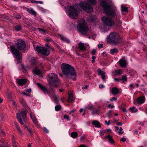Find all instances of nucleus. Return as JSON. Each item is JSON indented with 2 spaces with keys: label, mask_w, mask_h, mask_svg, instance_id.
<instances>
[{
  "label": "nucleus",
  "mask_w": 147,
  "mask_h": 147,
  "mask_svg": "<svg viewBox=\"0 0 147 147\" xmlns=\"http://www.w3.org/2000/svg\"><path fill=\"white\" fill-rule=\"evenodd\" d=\"M117 100V98L115 97H113L110 99V100L111 102H113L114 100L116 101Z\"/></svg>",
  "instance_id": "37998d69"
},
{
  "label": "nucleus",
  "mask_w": 147,
  "mask_h": 147,
  "mask_svg": "<svg viewBox=\"0 0 147 147\" xmlns=\"http://www.w3.org/2000/svg\"><path fill=\"white\" fill-rule=\"evenodd\" d=\"M37 85L45 93H46L48 92V90L47 88L42 86L40 83H36Z\"/></svg>",
  "instance_id": "2eb2a0df"
},
{
  "label": "nucleus",
  "mask_w": 147,
  "mask_h": 147,
  "mask_svg": "<svg viewBox=\"0 0 147 147\" xmlns=\"http://www.w3.org/2000/svg\"><path fill=\"white\" fill-rule=\"evenodd\" d=\"M108 107H111V109L113 108L114 107V106L112 105L111 104H109Z\"/></svg>",
  "instance_id": "5fc2aeb1"
},
{
  "label": "nucleus",
  "mask_w": 147,
  "mask_h": 147,
  "mask_svg": "<svg viewBox=\"0 0 147 147\" xmlns=\"http://www.w3.org/2000/svg\"><path fill=\"white\" fill-rule=\"evenodd\" d=\"M69 15L71 18L76 19L78 17V11L73 7L71 6L69 9Z\"/></svg>",
  "instance_id": "9d476101"
},
{
  "label": "nucleus",
  "mask_w": 147,
  "mask_h": 147,
  "mask_svg": "<svg viewBox=\"0 0 147 147\" xmlns=\"http://www.w3.org/2000/svg\"><path fill=\"white\" fill-rule=\"evenodd\" d=\"M122 73V71L121 69L116 70L112 72L113 75L114 76L120 75Z\"/></svg>",
  "instance_id": "a211bd4d"
},
{
  "label": "nucleus",
  "mask_w": 147,
  "mask_h": 147,
  "mask_svg": "<svg viewBox=\"0 0 147 147\" xmlns=\"http://www.w3.org/2000/svg\"><path fill=\"white\" fill-rule=\"evenodd\" d=\"M17 82L19 85L22 86L26 83V81L25 79H18L17 81Z\"/></svg>",
  "instance_id": "6ab92c4d"
},
{
  "label": "nucleus",
  "mask_w": 147,
  "mask_h": 147,
  "mask_svg": "<svg viewBox=\"0 0 147 147\" xmlns=\"http://www.w3.org/2000/svg\"><path fill=\"white\" fill-rule=\"evenodd\" d=\"M92 124L94 125L95 127H100L101 126L100 123L97 121L95 120L93 121Z\"/></svg>",
  "instance_id": "5701e85b"
},
{
  "label": "nucleus",
  "mask_w": 147,
  "mask_h": 147,
  "mask_svg": "<svg viewBox=\"0 0 147 147\" xmlns=\"http://www.w3.org/2000/svg\"><path fill=\"white\" fill-rule=\"evenodd\" d=\"M28 12L30 13L35 16L36 15V12L32 9H28L27 10Z\"/></svg>",
  "instance_id": "a878e982"
},
{
  "label": "nucleus",
  "mask_w": 147,
  "mask_h": 147,
  "mask_svg": "<svg viewBox=\"0 0 147 147\" xmlns=\"http://www.w3.org/2000/svg\"><path fill=\"white\" fill-rule=\"evenodd\" d=\"M122 111L123 112H125L126 113L127 112V111L126 110V109L125 108H123L122 109Z\"/></svg>",
  "instance_id": "0e129e2a"
},
{
  "label": "nucleus",
  "mask_w": 147,
  "mask_h": 147,
  "mask_svg": "<svg viewBox=\"0 0 147 147\" xmlns=\"http://www.w3.org/2000/svg\"><path fill=\"white\" fill-rule=\"evenodd\" d=\"M98 47L99 49H100L101 48L103 47V44H98Z\"/></svg>",
  "instance_id": "6e6d98bb"
},
{
  "label": "nucleus",
  "mask_w": 147,
  "mask_h": 147,
  "mask_svg": "<svg viewBox=\"0 0 147 147\" xmlns=\"http://www.w3.org/2000/svg\"><path fill=\"white\" fill-rule=\"evenodd\" d=\"M20 102L24 106H26L27 105L25 100L23 99L20 100Z\"/></svg>",
  "instance_id": "f704fd0d"
},
{
  "label": "nucleus",
  "mask_w": 147,
  "mask_h": 147,
  "mask_svg": "<svg viewBox=\"0 0 147 147\" xmlns=\"http://www.w3.org/2000/svg\"><path fill=\"white\" fill-rule=\"evenodd\" d=\"M18 144L15 142H13L12 143V146L13 147H18Z\"/></svg>",
  "instance_id": "4c0bfd02"
},
{
  "label": "nucleus",
  "mask_w": 147,
  "mask_h": 147,
  "mask_svg": "<svg viewBox=\"0 0 147 147\" xmlns=\"http://www.w3.org/2000/svg\"><path fill=\"white\" fill-rule=\"evenodd\" d=\"M26 127L27 128V129L28 130L29 132L31 134H32V130L30 129V128H28L27 126H26Z\"/></svg>",
  "instance_id": "8fccbe9b"
},
{
  "label": "nucleus",
  "mask_w": 147,
  "mask_h": 147,
  "mask_svg": "<svg viewBox=\"0 0 147 147\" xmlns=\"http://www.w3.org/2000/svg\"><path fill=\"white\" fill-rule=\"evenodd\" d=\"M15 45L18 49L20 50H23L26 47L25 42L21 40H18Z\"/></svg>",
  "instance_id": "f8f14e48"
},
{
  "label": "nucleus",
  "mask_w": 147,
  "mask_h": 147,
  "mask_svg": "<svg viewBox=\"0 0 147 147\" xmlns=\"http://www.w3.org/2000/svg\"><path fill=\"white\" fill-rule=\"evenodd\" d=\"M105 132V131H101L100 132V133L101 136H102V135H104V133Z\"/></svg>",
  "instance_id": "4d7b16f0"
},
{
  "label": "nucleus",
  "mask_w": 147,
  "mask_h": 147,
  "mask_svg": "<svg viewBox=\"0 0 147 147\" xmlns=\"http://www.w3.org/2000/svg\"><path fill=\"white\" fill-rule=\"evenodd\" d=\"M69 97H70L73 98V96L72 94L71 93H69L68 94Z\"/></svg>",
  "instance_id": "052dcab7"
},
{
  "label": "nucleus",
  "mask_w": 147,
  "mask_h": 147,
  "mask_svg": "<svg viewBox=\"0 0 147 147\" xmlns=\"http://www.w3.org/2000/svg\"><path fill=\"white\" fill-rule=\"evenodd\" d=\"M121 10L123 11H125L127 12L128 11L127 8L125 7H124L123 5L121 6Z\"/></svg>",
  "instance_id": "473e14b6"
},
{
  "label": "nucleus",
  "mask_w": 147,
  "mask_h": 147,
  "mask_svg": "<svg viewBox=\"0 0 147 147\" xmlns=\"http://www.w3.org/2000/svg\"><path fill=\"white\" fill-rule=\"evenodd\" d=\"M119 90L118 88L116 87L113 88L112 89L111 92L114 95L118 94Z\"/></svg>",
  "instance_id": "412c9836"
},
{
  "label": "nucleus",
  "mask_w": 147,
  "mask_h": 147,
  "mask_svg": "<svg viewBox=\"0 0 147 147\" xmlns=\"http://www.w3.org/2000/svg\"><path fill=\"white\" fill-rule=\"evenodd\" d=\"M14 124L16 126V127H17V129L19 131V132L20 134H21L22 135V132L21 130L20 129V127L18 126V124H17V123L16 121L14 122Z\"/></svg>",
  "instance_id": "bb28decb"
},
{
  "label": "nucleus",
  "mask_w": 147,
  "mask_h": 147,
  "mask_svg": "<svg viewBox=\"0 0 147 147\" xmlns=\"http://www.w3.org/2000/svg\"><path fill=\"white\" fill-rule=\"evenodd\" d=\"M53 98L56 102H57L59 100L58 98L55 95L53 96Z\"/></svg>",
  "instance_id": "79ce46f5"
},
{
  "label": "nucleus",
  "mask_w": 147,
  "mask_h": 147,
  "mask_svg": "<svg viewBox=\"0 0 147 147\" xmlns=\"http://www.w3.org/2000/svg\"><path fill=\"white\" fill-rule=\"evenodd\" d=\"M119 63L120 66L122 67L125 68L127 67V62L124 57H122L120 60Z\"/></svg>",
  "instance_id": "ddd939ff"
},
{
  "label": "nucleus",
  "mask_w": 147,
  "mask_h": 147,
  "mask_svg": "<svg viewBox=\"0 0 147 147\" xmlns=\"http://www.w3.org/2000/svg\"><path fill=\"white\" fill-rule=\"evenodd\" d=\"M123 130V129L121 127L120 128L119 130L118 131V133L119 135L122 134L124 133L123 131H121Z\"/></svg>",
  "instance_id": "58836bf2"
},
{
  "label": "nucleus",
  "mask_w": 147,
  "mask_h": 147,
  "mask_svg": "<svg viewBox=\"0 0 147 147\" xmlns=\"http://www.w3.org/2000/svg\"><path fill=\"white\" fill-rule=\"evenodd\" d=\"M15 29L17 31H20L22 29V26L20 25H18L15 26Z\"/></svg>",
  "instance_id": "c756f323"
},
{
  "label": "nucleus",
  "mask_w": 147,
  "mask_h": 147,
  "mask_svg": "<svg viewBox=\"0 0 147 147\" xmlns=\"http://www.w3.org/2000/svg\"><path fill=\"white\" fill-rule=\"evenodd\" d=\"M101 78L103 81H105V80L106 79V78L105 77V74H104L102 76H101Z\"/></svg>",
  "instance_id": "09e8293b"
},
{
  "label": "nucleus",
  "mask_w": 147,
  "mask_h": 147,
  "mask_svg": "<svg viewBox=\"0 0 147 147\" xmlns=\"http://www.w3.org/2000/svg\"><path fill=\"white\" fill-rule=\"evenodd\" d=\"M88 87V86L87 85H86L85 86H84L83 87H82V89H86Z\"/></svg>",
  "instance_id": "680f3d73"
},
{
  "label": "nucleus",
  "mask_w": 147,
  "mask_h": 147,
  "mask_svg": "<svg viewBox=\"0 0 147 147\" xmlns=\"http://www.w3.org/2000/svg\"><path fill=\"white\" fill-rule=\"evenodd\" d=\"M117 124L118 125H119V126H121L122 125V123H121L120 122H118L117 123Z\"/></svg>",
  "instance_id": "338daca9"
},
{
  "label": "nucleus",
  "mask_w": 147,
  "mask_h": 147,
  "mask_svg": "<svg viewBox=\"0 0 147 147\" xmlns=\"http://www.w3.org/2000/svg\"><path fill=\"white\" fill-rule=\"evenodd\" d=\"M61 68L66 78L72 79L74 81L76 80V73L72 66L68 64L63 63L61 64Z\"/></svg>",
  "instance_id": "f257e3e1"
},
{
  "label": "nucleus",
  "mask_w": 147,
  "mask_h": 147,
  "mask_svg": "<svg viewBox=\"0 0 147 147\" xmlns=\"http://www.w3.org/2000/svg\"><path fill=\"white\" fill-rule=\"evenodd\" d=\"M36 50L38 52L45 56H48L50 53V51L47 49L42 47H36Z\"/></svg>",
  "instance_id": "9b49d317"
},
{
  "label": "nucleus",
  "mask_w": 147,
  "mask_h": 147,
  "mask_svg": "<svg viewBox=\"0 0 147 147\" xmlns=\"http://www.w3.org/2000/svg\"><path fill=\"white\" fill-rule=\"evenodd\" d=\"M71 136L73 138H76L78 136V133L76 132H73L71 134Z\"/></svg>",
  "instance_id": "b1692460"
},
{
  "label": "nucleus",
  "mask_w": 147,
  "mask_h": 147,
  "mask_svg": "<svg viewBox=\"0 0 147 147\" xmlns=\"http://www.w3.org/2000/svg\"><path fill=\"white\" fill-rule=\"evenodd\" d=\"M78 48L80 49L82 51H84L86 50V47L84 46V44L81 42H80L78 44Z\"/></svg>",
  "instance_id": "f3484780"
},
{
  "label": "nucleus",
  "mask_w": 147,
  "mask_h": 147,
  "mask_svg": "<svg viewBox=\"0 0 147 147\" xmlns=\"http://www.w3.org/2000/svg\"><path fill=\"white\" fill-rule=\"evenodd\" d=\"M107 39L108 42L115 45L122 42L121 39L118 34L115 32H111L107 36Z\"/></svg>",
  "instance_id": "7ed1b4c3"
},
{
  "label": "nucleus",
  "mask_w": 147,
  "mask_h": 147,
  "mask_svg": "<svg viewBox=\"0 0 147 147\" xmlns=\"http://www.w3.org/2000/svg\"><path fill=\"white\" fill-rule=\"evenodd\" d=\"M96 51L95 49H93L92 51V55H94L96 53Z\"/></svg>",
  "instance_id": "864d4df0"
},
{
  "label": "nucleus",
  "mask_w": 147,
  "mask_h": 147,
  "mask_svg": "<svg viewBox=\"0 0 147 147\" xmlns=\"http://www.w3.org/2000/svg\"><path fill=\"white\" fill-rule=\"evenodd\" d=\"M38 29L41 33H45L47 32V31L45 29H42L40 28H38Z\"/></svg>",
  "instance_id": "2f4dec72"
},
{
  "label": "nucleus",
  "mask_w": 147,
  "mask_h": 147,
  "mask_svg": "<svg viewBox=\"0 0 147 147\" xmlns=\"http://www.w3.org/2000/svg\"><path fill=\"white\" fill-rule=\"evenodd\" d=\"M79 5L84 11L87 12L91 13L93 11V7L87 3H81Z\"/></svg>",
  "instance_id": "0eeeda50"
},
{
  "label": "nucleus",
  "mask_w": 147,
  "mask_h": 147,
  "mask_svg": "<svg viewBox=\"0 0 147 147\" xmlns=\"http://www.w3.org/2000/svg\"><path fill=\"white\" fill-rule=\"evenodd\" d=\"M130 110L132 113H135L138 111L137 109L135 107H133L131 108H130Z\"/></svg>",
  "instance_id": "7c9ffc66"
},
{
  "label": "nucleus",
  "mask_w": 147,
  "mask_h": 147,
  "mask_svg": "<svg viewBox=\"0 0 147 147\" xmlns=\"http://www.w3.org/2000/svg\"><path fill=\"white\" fill-rule=\"evenodd\" d=\"M121 80H123L125 81H127V78L126 76V75H124L122 76L121 79Z\"/></svg>",
  "instance_id": "e433bc0d"
},
{
  "label": "nucleus",
  "mask_w": 147,
  "mask_h": 147,
  "mask_svg": "<svg viewBox=\"0 0 147 147\" xmlns=\"http://www.w3.org/2000/svg\"><path fill=\"white\" fill-rule=\"evenodd\" d=\"M104 85H103L102 84H100L99 86V87L100 88H104Z\"/></svg>",
  "instance_id": "e2e57ef3"
},
{
  "label": "nucleus",
  "mask_w": 147,
  "mask_h": 147,
  "mask_svg": "<svg viewBox=\"0 0 147 147\" xmlns=\"http://www.w3.org/2000/svg\"><path fill=\"white\" fill-rule=\"evenodd\" d=\"M28 112V111L26 110L20 111V113H18L16 114V118L21 124H24L23 121L25 123L26 122V116Z\"/></svg>",
  "instance_id": "423d86ee"
},
{
  "label": "nucleus",
  "mask_w": 147,
  "mask_h": 147,
  "mask_svg": "<svg viewBox=\"0 0 147 147\" xmlns=\"http://www.w3.org/2000/svg\"><path fill=\"white\" fill-rule=\"evenodd\" d=\"M34 3H36L37 4L39 3L40 4H42L43 3V1H35L34 2Z\"/></svg>",
  "instance_id": "de8ad7c7"
},
{
  "label": "nucleus",
  "mask_w": 147,
  "mask_h": 147,
  "mask_svg": "<svg viewBox=\"0 0 147 147\" xmlns=\"http://www.w3.org/2000/svg\"><path fill=\"white\" fill-rule=\"evenodd\" d=\"M61 108V106L60 105H57L55 107V110L57 111H58L60 110Z\"/></svg>",
  "instance_id": "72a5a7b5"
},
{
  "label": "nucleus",
  "mask_w": 147,
  "mask_h": 147,
  "mask_svg": "<svg viewBox=\"0 0 147 147\" xmlns=\"http://www.w3.org/2000/svg\"><path fill=\"white\" fill-rule=\"evenodd\" d=\"M43 130L46 133H48L49 131L45 127H44L43 128Z\"/></svg>",
  "instance_id": "3c124183"
},
{
  "label": "nucleus",
  "mask_w": 147,
  "mask_h": 147,
  "mask_svg": "<svg viewBox=\"0 0 147 147\" xmlns=\"http://www.w3.org/2000/svg\"><path fill=\"white\" fill-rule=\"evenodd\" d=\"M48 80L51 87H57L58 84H56L59 82V79L56 74L54 73L49 74Z\"/></svg>",
  "instance_id": "20e7f679"
},
{
  "label": "nucleus",
  "mask_w": 147,
  "mask_h": 147,
  "mask_svg": "<svg viewBox=\"0 0 147 147\" xmlns=\"http://www.w3.org/2000/svg\"><path fill=\"white\" fill-rule=\"evenodd\" d=\"M114 80L115 81H117V82H119V81L121 80V79H119L118 78H115L114 79Z\"/></svg>",
  "instance_id": "13d9d810"
},
{
  "label": "nucleus",
  "mask_w": 147,
  "mask_h": 147,
  "mask_svg": "<svg viewBox=\"0 0 147 147\" xmlns=\"http://www.w3.org/2000/svg\"><path fill=\"white\" fill-rule=\"evenodd\" d=\"M45 40L47 42H52L53 41V40L51 38H47L45 39Z\"/></svg>",
  "instance_id": "ea45409f"
},
{
  "label": "nucleus",
  "mask_w": 147,
  "mask_h": 147,
  "mask_svg": "<svg viewBox=\"0 0 147 147\" xmlns=\"http://www.w3.org/2000/svg\"><path fill=\"white\" fill-rule=\"evenodd\" d=\"M97 72L98 73V75H100L101 76H102L104 74H105V73L103 71H102L101 69H98L97 70Z\"/></svg>",
  "instance_id": "c85d7f7f"
},
{
  "label": "nucleus",
  "mask_w": 147,
  "mask_h": 147,
  "mask_svg": "<svg viewBox=\"0 0 147 147\" xmlns=\"http://www.w3.org/2000/svg\"><path fill=\"white\" fill-rule=\"evenodd\" d=\"M26 91L29 93H30L31 91V90L30 89H28L26 90Z\"/></svg>",
  "instance_id": "774afa93"
},
{
  "label": "nucleus",
  "mask_w": 147,
  "mask_h": 147,
  "mask_svg": "<svg viewBox=\"0 0 147 147\" xmlns=\"http://www.w3.org/2000/svg\"><path fill=\"white\" fill-rule=\"evenodd\" d=\"M118 51V50L117 49L114 48L113 49H112L110 50V53L113 55L115 53H117Z\"/></svg>",
  "instance_id": "393cba45"
},
{
  "label": "nucleus",
  "mask_w": 147,
  "mask_h": 147,
  "mask_svg": "<svg viewBox=\"0 0 147 147\" xmlns=\"http://www.w3.org/2000/svg\"><path fill=\"white\" fill-rule=\"evenodd\" d=\"M22 93L24 95H26V96H28L29 95V94H28L26 93L25 92H22Z\"/></svg>",
  "instance_id": "bf43d9fd"
},
{
  "label": "nucleus",
  "mask_w": 147,
  "mask_h": 147,
  "mask_svg": "<svg viewBox=\"0 0 147 147\" xmlns=\"http://www.w3.org/2000/svg\"><path fill=\"white\" fill-rule=\"evenodd\" d=\"M61 38L62 41L65 42L67 43H69L70 42V41L68 39L66 38L63 36H61Z\"/></svg>",
  "instance_id": "cd10ccee"
},
{
  "label": "nucleus",
  "mask_w": 147,
  "mask_h": 147,
  "mask_svg": "<svg viewBox=\"0 0 147 147\" xmlns=\"http://www.w3.org/2000/svg\"><path fill=\"white\" fill-rule=\"evenodd\" d=\"M88 2L92 4H94L96 3L95 0H87Z\"/></svg>",
  "instance_id": "c9c22d12"
},
{
  "label": "nucleus",
  "mask_w": 147,
  "mask_h": 147,
  "mask_svg": "<svg viewBox=\"0 0 147 147\" xmlns=\"http://www.w3.org/2000/svg\"><path fill=\"white\" fill-rule=\"evenodd\" d=\"M64 118L65 119H66L68 121L70 120L69 118V116L66 115H64Z\"/></svg>",
  "instance_id": "a19ab883"
},
{
  "label": "nucleus",
  "mask_w": 147,
  "mask_h": 147,
  "mask_svg": "<svg viewBox=\"0 0 147 147\" xmlns=\"http://www.w3.org/2000/svg\"><path fill=\"white\" fill-rule=\"evenodd\" d=\"M120 140L121 141L123 142H124L126 141V139L125 138L123 137V138H121L120 139Z\"/></svg>",
  "instance_id": "603ef678"
},
{
  "label": "nucleus",
  "mask_w": 147,
  "mask_h": 147,
  "mask_svg": "<svg viewBox=\"0 0 147 147\" xmlns=\"http://www.w3.org/2000/svg\"><path fill=\"white\" fill-rule=\"evenodd\" d=\"M87 109L90 110H91L93 109V106H88L87 107Z\"/></svg>",
  "instance_id": "49530a36"
},
{
  "label": "nucleus",
  "mask_w": 147,
  "mask_h": 147,
  "mask_svg": "<svg viewBox=\"0 0 147 147\" xmlns=\"http://www.w3.org/2000/svg\"><path fill=\"white\" fill-rule=\"evenodd\" d=\"M78 31L83 35L87 34V32L89 30L86 22L84 20L81 21L77 26Z\"/></svg>",
  "instance_id": "39448f33"
},
{
  "label": "nucleus",
  "mask_w": 147,
  "mask_h": 147,
  "mask_svg": "<svg viewBox=\"0 0 147 147\" xmlns=\"http://www.w3.org/2000/svg\"><path fill=\"white\" fill-rule=\"evenodd\" d=\"M15 18L18 19H20L21 18V16L19 15H16L15 16Z\"/></svg>",
  "instance_id": "c03bdc74"
},
{
  "label": "nucleus",
  "mask_w": 147,
  "mask_h": 147,
  "mask_svg": "<svg viewBox=\"0 0 147 147\" xmlns=\"http://www.w3.org/2000/svg\"><path fill=\"white\" fill-rule=\"evenodd\" d=\"M30 116L34 123L36 125H38V121L37 119L35 116L32 115L31 113H30Z\"/></svg>",
  "instance_id": "4be33fe9"
},
{
  "label": "nucleus",
  "mask_w": 147,
  "mask_h": 147,
  "mask_svg": "<svg viewBox=\"0 0 147 147\" xmlns=\"http://www.w3.org/2000/svg\"><path fill=\"white\" fill-rule=\"evenodd\" d=\"M97 111V110H96L95 111L93 110L92 113V115H94L95 113H96Z\"/></svg>",
  "instance_id": "69168bd1"
},
{
  "label": "nucleus",
  "mask_w": 147,
  "mask_h": 147,
  "mask_svg": "<svg viewBox=\"0 0 147 147\" xmlns=\"http://www.w3.org/2000/svg\"><path fill=\"white\" fill-rule=\"evenodd\" d=\"M102 20L104 25L106 26L111 27L115 24L114 21L106 17L102 18Z\"/></svg>",
  "instance_id": "1a4fd4ad"
},
{
  "label": "nucleus",
  "mask_w": 147,
  "mask_h": 147,
  "mask_svg": "<svg viewBox=\"0 0 147 147\" xmlns=\"http://www.w3.org/2000/svg\"><path fill=\"white\" fill-rule=\"evenodd\" d=\"M10 49L11 53L15 56L18 61H20L21 59L22 53L20 52L14 46H11Z\"/></svg>",
  "instance_id": "6e6552de"
},
{
  "label": "nucleus",
  "mask_w": 147,
  "mask_h": 147,
  "mask_svg": "<svg viewBox=\"0 0 147 147\" xmlns=\"http://www.w3.org/2000/svg\"><path fill=\"white\" fill-rule=\"evenodd\" d=\"M100 5L103 7L104 12L108 16L111 18H114L115 16L116 13L115 12L111 9V5L105 1L101 2Z\"/></svg>",
  "instance_id": "f03ea898"
},
{
  "label": "nucleus",
  "mask_w": 147,
  "mask_h": 147,
  "mask_svg": "<svg viewBox=\"0 0 147 147\" xmlns=\"http://www.w3.org/2000/svg\"><path fill=\"white\" fill-rule=\"evenodd\" d=\"M105 138L106 139L108 138V141L111 144H113L115 142L113 139L112 137L110 135H108L107 136H105Z\"/></svg>",
  "instance_id": "aec40b11"
},
{
  "label": "nucleus",
  "mask_w": 147,
  "mask_h": 147,
  "mask_svg": "<svg viewBox=\"0 0 147 147\" xmlns=\"http://www.w3.org/2000/svg\"><path fill=\"white\" fill-rule=\"evenodd\" d=\"M73 100V98L68 97V99L67 100V101L68 102H71Z\"/></svg>",
  "instance_id": "a18cd8bd"
},
{
  "label": "nucleus",
  "mask_w": 147,
  "mask_h": 147,
  "mask_svg": "<svg viewBox=\"0 0 147 147\" xmlns=\"http://www.w3.org/2000/svg\"><path fill=\"white\" fill-rule=\"evenodd\" d=\"M32 72L34 75H38L42 73L41 71L36 67H35L33 69Z\"/></svg>",
  "instance_id": "4468645a"
},
{
  "label": "nucleus",
  "mask_w": 147,
  "mask_h": 147,
  "mask_svg": "<svg viewBox=\"0 0 147 147\" xmlns=\"http://www.w3.org/2000/svg\"><path fill=\"white\" fill-rule=\"evenodd\" d=\"M145 98L144 96H141L138 98L137 99V102L138 104H141L144 103L145 102Z\"/></svg>",
  "instance_id": "dca6fc26"
}]
</instances>
